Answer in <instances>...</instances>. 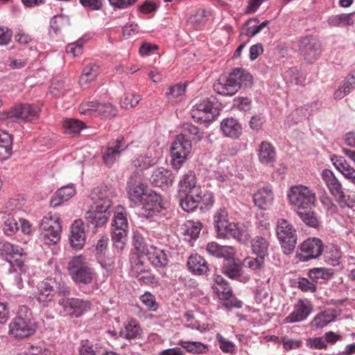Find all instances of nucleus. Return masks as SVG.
<instances>
[{
    "mask_svg": "<svg viewBox=\"0 0 355 355\" xmlns=\"http://www.w3.org/2000/svg\"><path fill=\"white\" fill-rule=\"evenodd\" d=\"M115 196L112 188L101 185L93 189L90 193L92 201L85 214V220L94 227L103 226L110 216V208Z\"/></svg>",
    "mask_w": 355,
    "mask_h": 355,
    "instance_id": "1",
    "label": "nucleus"
},
{
    "mask_svg": "<svg viewBox=\"0 0 355 355\" xmlns=\"http://www.w3.org/2000/svg\"><path fill=\"white\" fill-rule=\"evenodd\" d=\"M37 326L31 309L25 305L19 307L17 315L9 324V335L17 339H24L33 335Z\"/></svg>",
    "mask_w": 355,
    "mask_h": 355,
    "instance_id": "2",
    "label": "nucleus"
},
{
    "mask_svg": "<svg viewBox=\"0 0 355 355\" xmlns=\"http://www.w3.org/2000/svg\"><path fill=\"white\" fill-rule=\"evenodd\" d=\"M67 269L71 279L78 285H89L96 277L94 269L83 255L73 256L70 258Z\"/></svg>",
    "mask_w": 355,
    "mask_h": 355,
    "instance_id": "3",
    "label": "nucleus"
},
{
    "mask_svg": "<svg viewBox=\"0 0 355 355\" xmlns=\"http://www.w3.org/2000/svg\"><path fill=\"white\" fill-rule=\"evenodd\" d=\"M289 204L294 209L315 207L316 205V193L313 189L303 184L291 186L287 191Z\"/></svg>",
    "mask_w": 355,
    "mask_h": 355,
    "instance_id": "4",
    "label": "nucleus"
},
{
    "mask_svg": "<svg viewBox=\"0 0 355 355\" xmlns=\"http://www.w3.org/2000/svg\"><path fill=\"white\" fill-rule=\"evenodd\" d=\"M40 108L33 104H19L11 107L8 112H3L0 121L6 125L19 120L24 122H31L39 118Z\"/></svg>",
    "mask_w": 355,
    "mask_h": 355,
    "instance_id": "5",
    "label": "nucleus"
},
{
    "mask_svg": "<svg viewBox=\"0 0 355 355\" xmlns=\"http://www.w3.org/2000/svg\"><path fill=\"white\" fill-rule=\"evenodd\" d=\"M62 227L57 214L48 213L40 223L41 236L44 243L54 245L60 239Z\"/></svg>",
    "mask_w": 355,
    "mask_h": 355,
    "instance_id": "6",
    "label": "nucleus"
},
{
    "mask_svg": "<svg viewBox=\"0 0 355 355\" xmlns=\"http://www.w3.org/2000/svg\"><path fill=\"white\" fill-rule=\"evenodd\" d=\"M276 234L284 254L293 252L297 243V234L294 227L286 219L280 218L277 223Z\"/></svg>",
    "mask_w": 355,
    "mask_h": 355,
    "instance_id": "7",
    "label": "nucleus"
},
{
    "mask_svg": "<svg viewBox=\"0 0 355 355\" xmlns=\"http://www.w3.org/2000/svg\"><path fill=\"white\" fill-rule=\"evenodd\" d=\"M191 141L186 135H179L171 148V164L175 169H179L185 162L191 150Z\"/></svg>",
    "mask_w": 355,
    "mask_h": 355,
    "instance_id": "8",
    "label": "nucleus"
},
{
    "mask_svg": "<svg viewBox=\"0 0 355 355\" xmlns=\"http://www.w3.org/2000/svg\"><path fill=\"white\" fill-rule=\"evenodd\" d=\"M218 114V104L209 98L202 99L196 103L191 112V117L200 122L212 121Z\"/></svg>",
    "mask_w": 355,
    "mask_h": 355,
    "instance_id": "9",
    "label": "nucleus"
},
{
    "mask_svg": "<svg viewBox=\"0 0 355 355\" xmlns=\"http://www.w3.org/2000/svg\"><path fill=\"white\" fill-rule=\"evenodd\" d=\"M0 254L12 266H16L20 270H24V262L26 255L23 248L8 241H0Z\"/></svg>",
    "mask_w": 355,
    "mask_h": 355,
    "instance_id": "10",
    "label": "nucleus"
},
{
    "mask_svg": "<svg viewBox=\"0 0 355 355\" xmlns=\"http://www.w3.org/2000/svg\"><path fill=\"white\" fill-rule=\"evenodd\" d=\"M58 303L64 313L71 318H79L91 308L89 301L77 297H62Z\"/></svg>",
    "mask_w": 355,
    "mask_h": 355,
    "instance_id": "11",
    "label": "nucleus"
},
{
    "mask_svg": "<svg viewBox=\"0 0 355 355\" xmlns=\"http://www.w3.org/2000/svg\"><path fill=\"white\" fill-rule=\"evenodd\" d=\"M128 145L123 137H118L109 141L107 146L101 148V154L103 163L111 167L119 158L121 153L126 150Z\"/></svg>",
    "mask_w": 355,
    "mask_h": 355,
    "instance_id": "12",
    "label": "nucleus"
},
{
    "mask_svg": "<svg viewBox=\"0 0 355 355\" xmlns=\"http://www.w3.org/2000/svg\"><path fill=\"white\" fill-rule=\"evenodd\" d=\"M300 252L297 257L301 261H308L309 260L319 257L323 252V243L317 238H309L304 241L299 245Z\"/></svg>",
    "mask_w": 355,
    "mask_h": 355,
    "instance_id": "13",
    "label": "nucleus"
},
{
    "mask_svg": "<svg viewBox=\"0 0 355 355\" xmlns=\"http://www.w3.org/2000/svg\"><path fill=\"white\" fill-rule=\"evenodd\" d=\"M137 206H141V214L147 218L153 217L164 209L161 196L152 191L144 197Z\"/></svg>",
    "mask_w": 355,
    "mask_h": 355,
    "instance_id": "14",
    "label": "nucleus"
},
{
    "mask_svg": "<svg viewBox=\"0 0 355 355\" xmlns=\"http://www.w3.org/2000/svg\"><path fill=\"white\" fill-rule=\"evenodd\" d=\"M147 188L148 186L141 182L139 173L132 174L128 182L127 187L130 200L135 205L139 204L144 199V197L149 193L146 191Z\"/></svg>",
    "mask_w": 355,
    "mask_h": 355,
    "instance_id": "15",
    "label": "nucleus"
},
{
    "mask_svg": "<svg viewBox=\"0 0 355 355\" xmlns=\"http://www.w3.org/2000/svg\"><path fill=\"white\" fill-rule=\"evenodd\" d=\"M299 51L305 60L311 62L320 55V44L317 38L308 35L300 39Z\"/></svg>",
    "mask_w": 355,
    "mask_h": 355,
    "instance_id": "16",
    "label": "nucleus"
},
{
    "mask_svg": "<svg viewBox=\"0 0 355 355\" xmlns=\"http://www.w3.org/2000/svg\"><path fill=\"white\" fill-rule=\"evenodd\" d=\"M313 310L311 302L307 299H300L294 306V310L286 318L287 323H294L304 320Z\"/></svg>",
    "mask_w": 355,
    "mask_h": 355,
    "instance_id": "17",
    "label": "nucleus"
},
{
    "mask_svg": "<svg viewBox=\"0 0 355 355\" xmlns=\"http://www.w3.org/2000/svg\"><path fill=\"white\" fill-rule=\"evenodd\" d=\"M55 284V279L47 278L38 284L35 297L44 306H46L53 300Z\"/></svg>",
    "mask_w": 355,
    "mask_h": 355,
    "instance_id": "18",
    "label": "nucleus"
},
{
    "mask_svg": "<svg viewBox=\"0 0 355 355\" xmlns=\"http://www.w3.org/2000/svg\"><path fill=\"white\" fill-rule=\"evenodd\" d=\"M150 181L154 187L165 189L173 185L174 176L171 171L161 168L153 171Z\"/></svg>",
    "mask_w": 355,
    "mask_h": 355,
    "instance_id": "19",
    "label": "nucleus"
},
{
    "mask_svg": "<svg viewBox=\"0 0 355 355\" xmlns=\"http://www.w3.org/2000/svg\"><path fill=\"white\" fill-rule=\"evenodd\" d=\"M86 235L82 220H75L71 227L70 243L73 248L81 249L85 243Z\"/></svg>",
    "mask_w": 355,
    "mask_h": 355,
    "instance_id": "20",
    "label": "nucleus"
},
{
    "mask_svg": "<svg viewBox=\"0 0 355 355\" xmlns=\"http://www.w3.org/2000/svg\"><path fill=\"white\" fill-rule=\"evenodd\" d=\"M144 258L146 257L156 268H162L168 264L167 254L162 250L150 246L146 252L144 251Z\"/></svg>",
    "mask_w": 355,
    "mask_h": 355,
    "instance_id": "21",
    "label": "nucleus"
},
{
    "mask_svg": "<svg viewBox=\"0 0 355 355\" xmlns=\"http://www.w3.org/2000/svg\"><path fill=\"white\" fill-rule=\"evenodd\" d=\"M335 168L355 185V169L342 156L333 155L331 158Z\"/></svg>",
    "mask_w": 355,
    "mask_h": 355,
    "instance_id": "22",
    "label": "nucleus"
},
{
    "mask_svg": "<svg viewBox=\"0 0 355 355\" xmlns=\"http://www.w3.org/2000/svg\"><path fill=\"white\" fill-rule=\"evenodd\" d=\"M214 89L219 94L232 96L238 92V85L230 75L228 78H220L214 85Z\"/></svg>",
    "mask_w": 355,
    "mask_h": 355,
    "instance_id": "23",
    "label": "nucleus"
},
{
    "mask_svg": "<svg viewBox=\"0 0 355 355\" xmlns=\"http://www.w3.org/2000/svg\"><path fill=\"white\" fill-rule=\"evenodd\" d=\"M200 202V189L193 190V192L185 193V196L180 200V205L187 212L194 211Z\"/></svg>",
    "mask_w": 355,
    "mask_h": 355,
    "instance_id": "24",
    "label": "nucleus"
},
{
    "mask_svg": "<svg viewBox=\"0 0 355 355\" xmlns=\"http://www.w3.org/2000/svg\"><path fill=\"white\" fill-rule=\"evenodd\" d=\"M220 129L226 137L232 139L239 138L242 133L241 125L232 117L223 119L220 123Z\"/></svg>",
    "mask_w": 355,
    "mask_h": 355,
    "instance_id": "25",
    "label": "nucleus"
},
{
    "mask_svg": "<svg viewBox=\"0 0 355 355\" xmlns=\"http://www.w3.org/2000/svg\"><path fill=\"white\" fill-rule=\"evenodd\" d=\"M321 175L331 194L334 196L335 198L339 194L342 193L343 191L342 184L331 170H323Z\"/></svg>",
    "mask_w": 355,
    "mask_h": 355,
    "instance_id": "26",
    "label": "nucleus"
},
{
    "mask_svg": "<svg viewBox=\"0 0 355 355\" xmlns=\"http://www.w3.org/2000/svg\"><path fill=\"white\" fill-rule=\"evenodd\" d=\"M76 193V189L73 184L60 188L53 196L51 200V206L56 207L63 202L67 201Z\"/></svg>",
    "mask_w": 355,
    "mask_h": 355,
    "instance_id": "27",
    "label": "nucleus"
},
{
    "mask_svg": "<svg viewBox=\"0 0 355 355\" xmlns=\"http://www.w3.org/2000/svg\"><path fill=\"white\" fill-rule=\"evenodd\" d=\"M142 329L139 322L135 319H130L120 331V336L128 340L141 338Z\"/></svg>",
    "mask_w": 355,
    "mask_h": 355,
    "instance_id": "28",
    "label": "nucleus"
},
{
    "mask_svg": "<svg viewBox=\"0 0 355 355\" xmlns=\"http://www.w3.org/2000/svg\"><path fill=\"white\" fill-rule=\"evenodd\" d=\"M206 250L209 254L217 258H224V259L234 257L235 253L232 247L219 245L215 242L209 243L207 245Z\"/></svg>",
    "mask_w": 355,
    "mask_h": 355,
    "instance_id": "29",
    "label": "nucleus"
},
{
    "mask_svg": "<svg viewBox=\"0 0 355 355\" xmlns=\"http://www.w3.org/2000/svg\"><path fill=\"white\" fill-rule=\"evenodd\" d=\"M217 232L221 236L225 237L230 236L243 243L248 241L250 239L249 234L245 232H241L239 230L236 224L234 223H227V227L225 225V227L221 229V232Z\"/></svg>",
    "mask_w": 355,
    "mask_h": 355,
    "instance_id": "30",
    "label": "nucleus"
},
{
    "mask_svg": "<svg viewBox=\"0 0 355 355\" xmlns=\"http://www.w3.org/2000/svg\"><path fill=\"white\" fill-rule=\"evenodd\" d=\"M253 200L259 208L266 209L272 202L273 193L270 189H261L254 194Z\"/></svg>",
    "mask_w": 355,
    "mask_h": 355,
    "instance_id": "31",
    "label": "nucleus"
},
{
    "mask_svg": "<svg viewBox=\"0 0 355 355\" xmlns=\"http://www.w3.org/2000/svg\"><path fill=\"white\" fill-rule=\"evenodd\" d=\"M252 253L258 257L265 258L268 255L269 241L261 236H254L250 241Z\"/></svg>",
    "mask_w": 355,
    "mask_h": 355,
    "instance_id": "32",
    "label": "nucleus"
},
{
    "mask_svg": "<svg viewBox=\"0 0 355 355\" xmlns=\"http://www.w3.org/2000/svg\"><path fill=\"white\" fill-rule=\"evenodd\" d=\"M235 83L238 85V90L241 87H251L253 85V78L251 74L243 69L236 68L230 74Z\"/></svg>",
    "mask_w": 355,
    "mask_h": 355,
    "instance_id": "33",
    "label": "nucleus"
},
{
    "mask_svg": "<svg viewBox=\"0 0 355 355\" xmlns=\"http://www.w3.org/2000/svg\"><path fill=\"white\" fill-rule=\"evenodd\" d=\"M12 139L6 131L0 129V159L5 160L12 154Z\"/></svg>",
    "mask_w": 355,
    "mask_h": 355,
    "instance_id": "34",
    "label": "nucleus"
},
{
    "mask_svg": "<svg viewBox=\"0 0 355 355\" xmlns=\"http://www.w3.org/2000/svg\"><path fill=\"white\" fill-rule=\"evenodd\" d=\"M313 208V207L301 208L295 209V211L297 215L306 225L311 227L318 228L320 223Z\"/></svg>",
    "mask_w": 355,
    "mask_h": 355,
    "instance_id": "35",
    "label": "nucleus"
},
{
    "mask_svg": "<svg viewBox=\"0 0 355 355\" xmlns=\"http://www.w3.org/2000/svg\"><path fill=\"white\" fill-rule=\"evenodd\" d=\"M187 265L189 269L196 275H202L208 270V266L205 259L200 255H191Z\"/></svg>",
    "mask_w": 355,
    "mask_h": 355,
    "instance_id": "36",
    "label": "nucleus"
},
{
    "mask_svg": "<svg viewBox=\"0 0 355 355\" xmlns=\"http://www.w3.org/2000/svg\"><path fill=\"white\" fill-rule=\"evenodd\" d=\"M178 345L184 349L187 352L193 354H206L209 351L208 345L198 341L180 340L178 341Z\"/></svg>",
    "mask_w": 355,
    "mask_h": 355,
    "instance_id": "37",
    "label": "nucleus"
},
{
    "mask_svg": "<svg viewBox=\"0 0 355 355\" xmlns=\"http://www.w3.org/2000/svg\"><path fill=\"white\" fill-rule=\"evenodd\" d=\"M259 159L262 164H270L275 161V150L267 141H262L259 148Z\"/></svg>",
    "mask_w": 355,
    "mask_h": 355,
    "instance_id": "38",
    "label": "nucleus"
},
{
    "mask_svg": "<svg viewBox=\"0 0 355 355\" xmlns=\"http://www.w3.org/2000/svg\"><path fill=\"white\" fill-rule=\"evenodd\" d=\"M98 74V67L93 63L87 64L83 70V73L80 78V85L82 87L86 88L87 84L95 80Z\"/></svg>",
    "mask_w": 355,
    "mask_h": 355,
    "instance_id": "39",
    "label": "nucleus"
},
{
    "mask_svg": "<svg viewBox=\"0 0 355 355\" xmlns=\"http://www.w3.org/2000/svg\"><path fill=\"white\" fill-rule=\"evenodd\" d=\"M242 268L235 263L233 257L225 259L223 266V273L230 279H236L241 275Z\"/></svg>",
    "mask_w": 355,
    "mask_h": 355,
    "instance_id": "40",
    "label": "nucleus"
},
{
    "mask_svg": "<svg viewBox=\"0 0 355 355\" xmlns=\"http://www.w3.org/2000/svg\"><path fill=\"white\" fill-rule=\"evenodd\" d=\"M180 191L184 193L193 192V190L200 189L196 187V178L195 173L192 171H189L186 173L179 182Z\"/></svg>",
    "mask_w": 355,
    "mask_h": 355,
    "instance_id": "41",
    "label": "nucleus"
},
{
    "mask_svg": "<svg viewBox=\"0 0 355 355\" xmlns=\"http://www.w3.org/2000/svg\"><path fill=\"white\" fill-rule=\"evenodd\" d=\"M269 23V21L266 20L260 24L257 18H251L245 22V31L243 33L248 37H253L266 27Z\"/></svg>",
    "mask_w": 355,
    "mask_h": 355,
    "instance_id": "42",
    "label": "nucleus"
},
{
    "mask_svg": "<svg viewBox=\"0 0 355 355\" xmlns=\"http://www.w3.org/2000/svg\"><path fill=\"white\" fill-rule=\"evenodd\" d=\"M335 318L333 311L328 309L319 313L312 320L311 325L315 329L323 328Z\"/></svg>",
    "mask_w": 355,
    "mask_h": 355,
    "instance_id": "43",
    "label": "nucleus"
},
{
    "mask_svg": "<svg viewBox=\"0 0 355 355\" xmlns=\"http://www.w3.org/2000/svg\"><path fill=\"white\" fill-rule=\"evenodd\" d=\"M128 229L121 227H112V239L116 249L121 251L125 245Z\"/></svg>",
    "mask_w": 355,
    "mask_h": 355,
    "instance_id": "44",
    "label": "nucleus"
},
{
    "mask_svg": "<svg viewBox=\"0 0 355 355\" xmlns=\"http://www.w3.org/2000/svg\"><path fill=\"white\" fill-rule=\"evenodd\" d=\"M352 16V13L332 15L328 19L327 22L331 26H350L353 24Z\"/></svg>",
    "mask_w": 355,
    "mask_h": 355,
    "instance_id": "45",
    "label": "nucleus"
},
{
    "mask_svg": "<svg viewBox=\"0 0 355 355\" xmlns=\"http://www.w3.org/2000/svg\"><path fill=\"white\" fill-rule=\"evenodd\" d=\"M310 279L314 282H318L320 280H327L333 275L331 269L324 268H312L309 272Z\"/></svg>",
    "mask_w": 355,
    "mask_h": 355,
    "instance_id": "46",
    "label": "nucleus"
},
{
    "mask_svg": "<svg viewBox=\"0 0 355 355\" xmlns=\"http://www.w3.org/2000/svg\"><path fill=\"white\" fill-rule=\"evenodd\" d=\"M85 127V123L78 119H66L63 121L64 131L69 135H78Z\"/></svg>",
    "mask_w": 355,
    "mask_h": 355,
    "instance_id": "47",
    "label": "nucleus"
},
{
    "mask_svg": "<svg viewBox=\"0 0 355 355\" xmlns=\"http://www.w3.org/2000/svg\"><path fill=\"white\" fill-rule=\"evenodd\" d=\"M69 17L64 15L53 16L50 21L51 29L55 33H59L62 28L69 26Z\"/></svg>",
    "mask_w": 355,
    "mask_h": 355,
    "instance_id": "48",
    "label": "nucleus"
},
{
    "mask_svg": "<svg viewBox=\"0 0 355 355\" xmlns=\"http://www.w3.org/2000/svg\"><path fill=\"white\" fill-rule=\"evenodd\" d=\"M112 225V227H123L128 229V223L126 218V213L123 207H116Z\"/></svg>",
    "mask_w": 355,
    "mask_h": 355,
    "instance_id": "49",
    "label": "nucleus"
},
{
    "mask_svg": "<svg viewBox=\"0 0 355 355\" xmlns=\"http://www.w3.org/2000/svg\"><path fill=\"white\" fill-rule=\"evenodd\" d=\"M153 158L148 156L139 155L132 160V166L139 171L148 169L155 164Z\"/></svg>",
    "mask_w": 355,
    "mask_h": 355,
    "instance_id": "50",
    "label": "nucleus"
},
{
    "mask_svg": "<svg viewBox=\"0 0 355 355\" xmlns=\"http://www.w3.org/2000/svg\"><path fill=\"white\" fill-rule=\"evenodd\" d=\"M214 222L216 231L221 232V229L229 223L227 211L223 208L219 209L214 215Z\"/></svg>",
    "mask_w": 355,
    "mask_h": 355,
    "instance_id": "51",
    "label": "nucleus"
},
{
    "mask_svg": "<svg viewBox=\"0 0 355 355\" xmlns=\"http://www.w3.org/2000/svg\"><path fill=\"white\" fill-rule=\"evenodd\" d=\"M181 135H186L187 138H190L191 141H199L202 137V132L199 128L191 123H185L183 125V132Z\"/></svg>",
    "mask_w": 355,
    "mask_h": 355,
    "instance_id": "52",
    "label": "nucleus"
},
{
    "mask_svg": "<svg viewBox=\"0 0 355 355\" xmlns=\"http://www.w3.org/2000/svg\"><path fill=\"white\" fill-rule=\"evenodd\" d=\"M117 114L116 108L111 103H101L98 105L97 114L105 118H109L116 116Z\"/></svg>",
    "mask_w": 355,
    "mask_h": 355,
    "instance_id": "53",
    "label": "nucleus"
},
{
    "mask_svg": "<svg viewBox=\"0 0 355 355\" xmlns=\"http://www.w3.org/2000/svg\"><path fill=\"white\" fill-rule=\"evenodd\" d=\"M99 102L87 101L80 104L79 107V112L84 115H92L98 112Z\"/></svg>",
    "mask_w": 355,
    "mask_h": 355,
    "instance_id": "54",
    "label": "nucleus"
},
{
    "mask_svg": "<svg viewBox=\"0 0 355 355\" xmlns=\"http://www.w3.org/2000/svg\"><path fill=\"white\" fill-rule=\"evenodd\" d=\"M141 99L139 95L132 93L126 94L121 101V107L125 109L132 108L136 106Z\"/></svg>",
    "mask_w": 355,
    "mask_h": 355,
    "instance_id": "55",
    "label": "nucleus"
},
{
    "mask_svg": "<svg viewBox=\"0 0 355 355\" xmlns=\"http://www.w3.org/2000/svg\"><path fill=\"white\" fill-rule=\"evenodd\" d=\"M19 229L16 220L8 214L4 220L3 232L7 235H13Z\"/></svg>",
    "mask_w": 355,
    "mask_h": 355,
    "instance_id": "56",
    "label": "nucleus"
},
{
    "mask_svg": "<svg viewBox=\"0 0 355 355\" xmlns=\"http://www.w3.org/2000/svg\"><path fill=\"white\" fill-rule=\"evenodd\" d=\"M85 43L83 39H79L76 42L70 43L66 46V52L67 54L71 55L73 57H76L83 53V46Z\"/></svg>",
    "mask_w": 355,
    "mask_h": 355,
    "instance_id": "57",
    "label": "nucleus"
},
{
    "mask_svg": "<svg viewBox=\"0 0 355 355\" xmlns=\"http://www.w3.org/2000/svg\"><path fill=\"white\" fill-rule=\"evenodd\" d=\"M186 90L185 85L178 84L171 86L169 91L166 93V96L169 101L176 99L183 95Z\"/></svg>",
    "mask_w": 355,
    "mask_h": 355,
    "instance_id": "58",
    "label": "nucleus"
},
{
    "mask_svg": "<svg viewBox=\"0 0 355 355\" xmlns=\"http://www.w3.org/2000/svg\"><path fill=\"white\" fill-rule=\"evenodd\" d=\"M140 300L148 310L155 311L157 309L158 304L156 302L155 297L150 293L146 292L140 297Z\"/></svg>",
    "mask_w": 355,
    "mask_h": 355,
    "instance_id": "59",
    "label": "nucleus"
},
{
    "mask_svg": "<svg viewBox=\"0 0 355 355\" xmlns=\"http://www.w3.org/2000/svg\"><path fill=\"white\" fill-rule=\"evenodd\" d=\"M55 286L56 287V293L60 298L69 297V296L71 293V288L67 282L60 279L56 281Z\"/></svg>",
    "mask_w": 355,
    "mask_h": 355,
    "instance_id": "60",
    "label": "nucleus"
},
{
    "mask_svg": "<svg viewBox=\"0 0 355 355\" xmlns=\"http://www.w3.org/2000/svg\"><path fill=\"white\" fill-rule=\"evenodd\" d=\"M265 258L248 257L244 259V265L251 270H260L263 268Z\"/></svg>",
    "mask_w": 355,
    "mask_h": 355,
    "instance_id": "61",
    "label": "nucleus"
},
{
    "mask_svg": "<svg viewBox=\"0 0 355 355\" xmlns=\"http://www.w3.org/2000/svg\"><path fill=\"white\" fill-rule=\"evenodd\" d=\"M335 199L341 208H355V199L351 198L349 196L345 195L344 191L339 194Z\"/></svg>",
    "mask_w": 355,
    "mask_h": 355,
    "instance_id": "62",
    "label": "nucleus"
},
{
    "mask_svg": "<svg viewBox=\"0 0 355 355\" xmlns=\"http://www.w3.org/2000/svg\"><path fill=\"white\" fill-rule=\"evenodd\" d=\"M201 230V223L199 222L188 221L186 225L185 234L193 239H196Z\"/></svg>",
    "mask_w": 355,
    "mask_h": 355,
    "instance_id": "63",
    "label": "nucleus"
},
{
    "mask_svg": "<svg viewBox=\"0 0 355 355\" xmlns=\"http://www.w3.org/2000/svg\"><path fill=\"white\" fill-rule=\"evenodd\" d=\"M216 339L218 342L220 349L224 353H232L234 352L235 345L232 342L227 340L220 334L216 335Z\"/></svg>",
    "mask_w": 355,
    "mask_h": 355,
    "instance_id": "64",
    "label": "nucleus"
}]
</instances>
